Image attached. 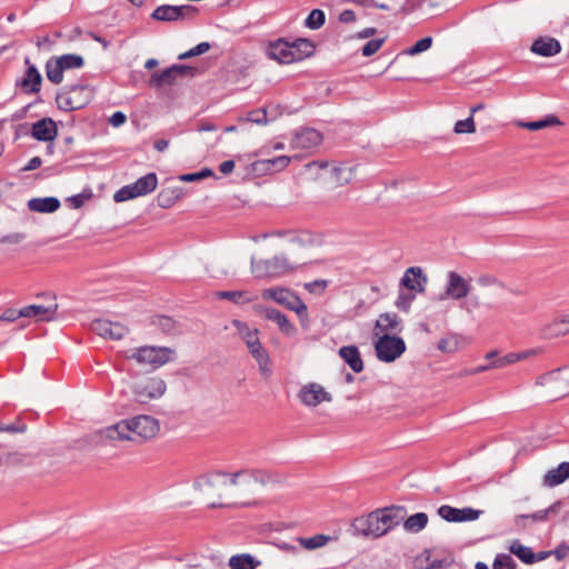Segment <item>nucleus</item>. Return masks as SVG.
I'll list each match as a JSON object with an SVG mask.
<instances>
[{
    "mask_svg": "<svg viewBox=\"0 0 569 569\" xmlns=\"http://www.w3.org/2000/svg\"><path fill=\"white\" fill-rule=\"evenodd\" d=\"M262 472L257 470L214 472L197 478L193 488L209 507H230L238 499L256 493L262 486Z\"/></svg>",
    "mask_w": 569,
    "mask_h": 569,
    "instance_id": "f257e3e1",
    "label": "nucleus"
},
{
    "mask_svg": "<svg viewBox=\"0 0 569 569\" xmlns=\"http://www.w3.org/2000/svg\"><path fill=\"white\" fill-rule=\"evenodd\" d=\"M406 517L407 511L403 507L380 508L356 518L352 529L358 536L377 539L396 528Z\"/></svg>",
    "mask_w": 569,
    "mask_h": 569,
    "instance_id": "f03ea898",
    "label": "nucleus"
},
{
    "mask_svg": "<svg viewBox=\"0 0 569 569\" xmlns=\"http://www.w3.org/2000/svg\"><path fill=\"white\" fill-rule=\"evenodd\" d=\"M306 171L322 182L326 188H337L352 181L355 170L346 164L312 161L306 164Z\"/></svg>",
    "mask_w": 569,
    "mask_h": 569,
    "instance_id": "7ed1b4c3",
    "label": "nucleus"
},
{
    "mask_svg": "<svg viewBox=\"0 0 569 569\" xmlns=\"http://www.w3.org/2000/svg\"><path fill=\"white\" fill-rule=\"evenodd\" d=\"M261 298L266 301H273L293 311L299 317L301 323L308 322L309 320L307 305L289 288L282 286L266 288L261 291Z\"/></svg>",
    "mask_w": 569,
    "mask_h": 569,
    "instance_id": "20e7f679",
    "label": "nucleus"
},
{
    "mask_svg": "<svg viewBox=\"0 0 569 569\" xmlns=\"http://www.w3.org/2000/svg\"><path fill=\"white\" fill-rule=\"evenodd\" d=\"M174 350L168 347L143 346L124 352L128 360H133L143 367H161L173 360Z\"/></svg>",
    "mask_w": 569,
    "mask_h": 569,
    "instance_id": "39448f33",
    "label": "nucleus"
},
{
    "mask_svg": "<svg viewBox=\"0 0 569 569\" xmlns=\"http://www.w3.org/2000/svg\"><path fill=\"white\" fill-rule=\"evenodd\" d=\"M130 390L136 402L146 405L160 399L167 391V383L159 376H143L131 383Z\"/></svg>",
    "mask_w": 569,
    "mask_h": 569,
    "instance_id": "423d86ee",
    "label": "nucleus"
},
{
    "mask_svg": "<svg viewBox=\"0 0 569 569\" xmlns=\"http://www.w3.org/2000/svg\"><path fill=\"white\" fill-rule=\"evenodd\" d=\"M297 264L290 262L283 256H274L271 259H251V273L258 279H271L292 272Z\"/></svg>",
    "mask_w": 569,
    "mask_h": 569,
    "instance_id": "0eeeda50",
    "label": "nucleus"
},
{
    "mask_svg": "<svg viewBox=\"0 0 569 569\" xmlns=\"http://www.w3.org/2000/svg\"><path fill=\"white\" fill-rule=\"evenodd\" d=\"M131 442L146 443L153 440L160 432V421L150 415H137L128 418Z\"/></svg>",
    "mask_w": 569,
    "mask_h": 569,
    "instance_id": "6e6552de",
    "label": "nucleus"
},
{
    "mask_svg": "<svg viewBox=\"0 0 569 569\" xmlns=\"http://www.w3.org/2000/svg\"><path fill=\"white\" fill-rule=\"evenodd\" d=\"M196 68L184 64H173L161 72H154L149 78V86L154 89H167L171 86L179 84L188 78H192Z\"/></svg>",
    "mask_w": 569,
    "mask_h": 569,
    "instance_id": "1a4fd4ad",
    "label": "nucleus"
},
{
    "mask_svg": "<svg viewBox=\"0 0 569 569\" xmlns=\"http://www.w3.org/2000/svg\"><path fill=\"white\" fill-rule=\"evenodd\" d=\"M84 66L82 56L68 53L51 57L46 63V76L49 81L59 84L63 81V72L72 69H81Z\"/></svg>",
    "mask_w": 569,
    "mask_h": 569,
    "instance_id": "9d476101",
    "label": "nucleus"
},
{
    "mask_svg": "<svg viewBox=\"0 0 569 569\" xmlns=\"http://www.w3.org/2000/svg\"><path fill=\"white\" fill-rule=\"evenodd\" d=\"M90 441L99 446L124 441L131 442L128 418L96 430L90 435Z\"/></svg>",
    "mask_w": 569,
    "mask_h": 569,
    "instance_id": "9b49d317",
    "label": "nucleus"
},
{
    "mask_svg": "<svg viewBox=\"0 0 569 569\" xmlns=\"http://www.w3.org/2000/svg\"><path fill=\"white\" fill-rule=\"evenodd\" d=\"M158 186L157 174L153 172L147 173L146 176L139 178L136 182L123 186L119 190H117L113 194V200L116 202H123L128 200L136 199L138 197H143L156 190Z\"/></svg>",
    "mask_w": 569,
    "mask_h": 569,
    "instance_id": "f8f14e48",
    "label": "nucleus"
},
{
    "mask_svg": "<svg viewBox=\"0 0 569 569\" xmlns=\"http://www.w3.org/2000/svg\"><path fill=\"white\" fill-rule=\"evenodd\" d=\"M39 298H42L44 302L32 303L21 308L20 315H23V318L33 319L36 322L56 320L59 308L57 297L52 293H44Z\"/></svg>",
    "mask_w": 569,
    "mask_h": 569,
    "instance_id": "ddd939ff",
    "label": "nucleus"
},
{
    "mask_svg": "<svg viewBox=\"0 0 569 569\" xmlns=\"http://www.w3.org/2000/svg\"><path fill=\"white\" fill-rule=\"evenodd\" d=\"M94 90L89 86H69L57 93L58 107H87L93 99Z\"/></svg>",
    "mask_w": 569,
    "mask_h": 569,
    "instance_id": "4468645a",
    "label": "nucleus"
},
{
    "mask_svg": "<svg viewBox=\"0 0 569 569\" xmlns=\"http://www.w3.org/2000/svg\"><path fill=\"white\" fill-rule=\"evenodd\" d=\"M375 350L380 361L392 362L403 355L406 343L402 338L396 335H383L382 337H377Z\"/></svg>",
    "mask_w": 569,
    "mask_h": 569,
    "instance_id": "2eb2a0df",
    "label": "nucleus"
},
{
    "mask_svg": "<svg viewBox=\"0 0 569 569\" xmlns=\"http://www.w3.org/2000/svg\"><path fill=\"white\" fill-rule=\"evenodd\" d=\"M322 133L313 128H300L296 130L290 139L291 150H298L306 154L312 153L322 143Z\"/></svg>",
    "mask_w": 569,
    "mask_h": 569,
    "instance_id": "dca6fc26",
    "label": "nucleus"
},
{
    "mask_svg": "<svg viewBox=\"0 0 569 569\" xmlns=\"http://www.w3.org/2000/svg\"><path fill=\"white\" fill-rule=\"evenodd\" d=\"M471 288L468 279L456 271H449L446 276L445 290L436 299L438 301L446 299L461 300L470 293Z\"/></svg>",
    "mask_w": 569,
    "mask_h": 569,
    "instance_id": "f3484780",
    "label": "nucleus"
},
{
    "mask_svg": "<svg viewBox=\"0 0 569 569\" xmlns=\"http://www.w3.org/2000/svg\"><path fill=\"white\" fill-rule=\"evenodd\" d=\"M298 398L307 407H317L322 402L332 401V396L321 385L309 382L301 387Z\"/></svg>",
    "mask_w": 569,
    "mask_h": 569,
    "instance_id": "a211bd4d",
    "label": "nucleus"
},
{
    "mask_svg": "<svg viewBox=\"0 0 569 569\" xmlns=\"http://www.w3.org/2000/svg\"><path fill=\"white\" fill-rule=\"evenodd\" d=\"M197 13L192 6H159L151 17L158 21L172 22L184 18H191Z\"/></svg>",
    "mask_w": 569,
    "mask_h": 569,
    "instance_id": "6ab92c4d",
    "label": "nucleus"
},
{
    "mask_svg": "<svg viewBox=\"0 0 569 569\" xmlns=\"http://www.w3.org/2000/svg\"><path fill=\"white\" fill-rule=\"evenodd\" d=\"M91 330L103 339L120 340L128 332V328L120 322H112L106 319L92 321Z\"/></svg>",
    "mask_w": 569,
    "mask_h": 569,
    "instance_id": "aec40b11",
    "label": "nucleus"
},
{
    "mask_svg": "<svg viewBox=\"0 0 569 569\" xmlns=\"http://www.w3.org/2000/svg\"><path fill=\"white\" fill-rule=\"evenodd\" d=\"M256 311L266 319L273 321L283 335L293 337L297 333V328L293 323H291L289 318L278 309L266 306H256Z\"/></svg>",
    "mask_w": 569,
    "mask_h": 569,
    "instance_id": "412c9836",
    "label": "nucleus"
},
{
    "mask_svg": "<svg viewBox=\"0 0 569 569\" xmlns=\"http://www.w3.org/2000/svg\"><path fill=\"white\" fill-rule=\"evenodd\" d=\"M427 283L428 277L423 273V270L420 267L408 268L400 280L401 286L416 293H423L426 291Z\"/></svg>",
    "mask_w": 569,
    "mask_h": 569,
    "instance_id": "4be33fe9",
    "label": "nucleus"
},
{
    "mask_svg": "<svg viewBox=\"0 0 569 569\" xmlns=\"http://www.w3.org/2000/svg\"><path fill=\"white\" fill-rule=\"evenodd\" d=\"M398 315L391 312L381 313L375 323L373 336L382 337L383 335H395L401 332L402 325Z\"/></svg>",
    "mask_w": 569,
    "mask_h": 569,
    "instance_id": "5701e85b",
    "label": "nucleus"
},
{
    "mask_svg": "<svg viewBox=\"0 0 569 569\" xmlns=\"http://www.w3.org/2000/svg\"><path fill=\"white\" fill-rule=\"evenodd\" d=\"M293 51L295 48L290 43L280 39L269 44L267 54L280 63H291L299 61V56H295Z\"/></svg>",
    "mask_w": 569,
    "mask_h": 569,
    "instance_id": "b1692460",
    "label": "nucleus"
},
{
    "mask_svg": "<svg viewBox=\"0 0 569 569\" xmlns=\"http://www.w3.org/2000/svg\"><path fill=\"white\" fill-rule=\"evenodd\" d=\"M537 385L555 387L552 390L553 395L569 393V378L562 377L560 373V369L552 370L540 376L537 379Z\"/></svg>",
    "mask_w": 569,
    "mask_h": 569,
    "instance_id": "393cba45",
    "label": "nucleus"
},
{
    "mask_svg": "<svg viewBox=\"0 0 569 569\" xmlns=\"http://www.w3.org/2000/svg\"><path fill=\"white\" fill-rule=\"evenodd\" d=\"M530 51L545 58L555 57L561 51V44L556 38L543 36L533 40Z\"/></svg>",
    "mask_w": 569,
    "mask_h": 569,
    "instance_id": "a878e982",
    "label": "nucleus"
},
{
    "mask_svg": "<svg viewBox=\"0 0 569 569\" xmlns=\"http://www.w3.org/2000/svg\"><path fill=\"white\" fill-rule=\"evenodd\" d=\"M559 502L551 505L549 508L536 511L530 515H517L513 519L516 527L525 529L536 522H546L551 513H557Z\"/></svg>",
    "mask_w": 569,
    "mask_h": 569,
    "instance_id": "bb28decb",
    "label": "nucleus"
},
{
    "mask_svg": "<svg viewBox=\"0 0 569 569\" xmlns=\"http://www.w3.org/2000/svg\"><path fill=\"white\" fill-rule=\"evenodd\" d=\"M232 326L236 328L238 337L244 342L248 351L261 343L257 328H251L248 323L238 319L232 320Z\"/></svg>",
    "mask_w": 569,
    "mask_h": 569,
    "instance_id": "cd10ccee",
    "label": "nucleus"
},
{
    "mask_svg": "<svg viewBox=\"0 0 569 569\" xmlns=\"http://www.w3.org/2000/svg\"><path fill=\"white\" fill-rule=\"evenodd\" d=\"M57 134V124L49 118L41 119L32 126V137L39 141H53Z\"/></svg>",
    "mask_w": 569,
    "mask_h": 569,
    "instance_id": "c85d7f7f",
    "label": "nucleus"
},
{
    "mask_svg": "<svg viewBox=\"0 0 569 569\" xmlns=\"http://www.w3.org/2000/svg\"><path fill=\"white\" fill-rule=\"evenodd\" d=\"M27 206L32 212L52 213L60 208V201L56 197L32 198Z\"/></svg>",
    "mask_w": 569,
    "mask_h": 569,
    "instance_id": "c756f323",
    "label": "nucleus"
},
{
    "mask_svg": "<svg viewBox=\"0 0 569 569\" xmlns=\"http://www.w3.org/2000/svg\"><path fill=\"white\" fill-rule=\"evenodd\" d=\"M341 359L355 371L359 373L363 370V361L360 351L356 346H345L339 349Z\"/></svg>",
    "mask_w": 569,
    "mask_h": 569,
    "instance_id": "7c9ffc66",
    "label": "nucleus"
},
{
    "mask_svg": "<svg viewBox=\"0 0 569 569\" xmlns=\"http://www.w3.org/2000/svg\"><path fill=\"white\" fill-rule=\"evenodd\" d=\"M467 339L458 333H451L438 341L437 348L443 353H455L467 346Z\"/></svg>",
    "mask_w": 569,
    "mask_h": 569,
    "instance_id": "2f4dec72",
    "label": "nucleus"
},
{
    "mask_svg": "<svg viewBox=\"0 0 569 569\" xmlns=\"http://www.w3.org/2000/svg\"><path fill=\"white\" fill-rule=\"evenodd\" d=\"M249 353L257 361L259 371L263 378H269L272 373L270 356L268 350L260 343L259 346L249 350Z\"/></svg>",
    "mask_w": 569,
    "mask_h": 569,
    "instance_id": "473e14b6",
    "label": "nucleus"
},
{
    "mask_svg": "<svg viewBox=\"0 0 569 569\" xmlns=\"http://www.w3.org/2000/svg\"><path fill=\"white\" fill-rule=\"evenodd\" d=\"M26 63L28 64V69L24 73V77L20 81V86L26 91L38 92L40 89L42 77L38 69L33 64H30L29 59H26Z\"/></svg>",
    "mask_w": 569,
    "mask_h": 569,
    "instance_id": "72a5a7b5",
    "label": "nucleus"
},
{
    "mask_svg": "<svg viewBox=\"0 0 569 569\" xmlns=\"http://www.w3.org/2000/svg\"><path fill=\"white\" fill-rule=\"evenodd\" d=\"M569 478V462H562L557 468L549 470L543 477V485L555 487Z\"/></svg>",
    "mask_w": 569,
    "mask_h": 569,
    "instance_id": "f704fd0d",
    "label": "nucleus"
},
{
    "mask_svg": "<svg viewBox=\"0 0 569 569\" xmlns=\"http://www.w3.org/2000/svg\"><path fill=\"white\" fill-rule=\"evenodd\" d=\"M429 518L425 512H417L408 518H405L403 530L410 533H418L423 530L428 525Z\"/></svg>",
    "mask_w": 569,
    "mask_h": 569,
    "instance_id": "c9c22d12",
    "label": "nucleus"
},
{
    "mask_svg": "<svg viewBox=\"0 0 569 569\" xmlns=\"http://www.w3.org/2000/svg\"><path fill=\"white\" fill-rule=\"evenodd\" d=\"M217 296L221 299L230 300L236 305H246L257 299L254 293L247 290L220 291Z\"/></svg>",
    "mask_w": 569,
    "mask_h": 569,
    "instance_id": "e433bc0d",
    "label": "nucleus"
},
{
    "mask_svg": "<svg viewBox=\"0 0 569 569\" xmlns=\"http://www.w3.org/2000/svg\"><path fill=\"white\" fill-rule=\"evenodd\" d=\"M508 549L525 563H533L536 561V555L531 548L522 545L519 540L511 541Z\"/></svg>",
    "mask_w": 569,
    "mask_h": 569,
    "instance_id": "4c0bfd02",
    "label": "nucleus"
},
{
    "mask_svg": "<svg viewBox=\"0 0 569 569\" xmlns=\"http://www.w3.org/2000/svg\"><path fill=\"white\" fill-rule=\"evenodd\" d=\"M182 191L179 187L166 188L158 194V204L161 208L172 207L181 197Z\"/></svg>",
    "mask_w": 569,
    "mask_h": 569,
    "instance_id": "58836bf2",
    "label": "nucleus"
},
{
    "mask_svg": "<svg viewBox=\"0 0 569 569\" xmlns=\"http://www.w3.org/2000/svg\"><path fill=\"white\" fill-rule=\"evenodd\" d=\"M569 332V315H563L553 319L546 327V335L562 336Z\"/></svg>",
    "mask_w": 569,
    "mask_h": 569,
    "instance_id": "ea45409f",
    "label": "nucleus"
},
{
    "mask_svg": "<svg viewBox=\"0 0 569 569\" xmlns=\"http://www.w3.org/2000/svg\"><path fill=\"white\" fill-rule=\"evenodd\" d=\"M559 124H561L560 120L553 114H548L543 119L537 120V121L518 122L519 127L531 130V131H537V130H541V129H545L548 127H555V126H559Z\"/></svg>",
    "mask_w": 569,
    "mask_h": 569,
    "instance_id": "a19ab883",
    "label": "nucleus"
},
{
    "mask_svg": "<svg viewBox=\"0 0 569 569\" xmlns=\"http://www.w3.org/2000/svg\"><path fill=\"white\" fill-rule=\"evenodd\" d=\"M260 561H256L253 557L248 553L236 555L229 559L231 569H256Z\"/></svg>",
    "mask_w": 569,
    "mask_h": 569,
    "instance_id": "79ce46f5",
    "label": "nucleus"
},
{
    "mask_svg": "<svg viewBox=\"0 0 569 569\" xmlns=\"http://www.w3.org/2000/svg\"><path fill=\"white\" fill-rule=\"evenodd\" d=\"M477 109H472L466 118L459 119L453 124V132L456 134H470L476 132V123L473 119V112Z\"/></svg>",
    "mask_w": 569,
    "mask_h": 569,
    "instance_id": "37998d69",
    "label": "nucleus"
},
{
    "mask_svg": "<svg viewBox=\"0 0 569 569\" xmlns=\"http://www.w3.org/2000/svg\"><path fill=\"white\" fill-rule=\"evenodd\" d=\"M415 567L418 569H436L442 567V561L432 559V552L425 550L415 558Z\"/></svg>",
    "mask_w": 569,
    "mask_h": 569,
    "instance_id": "c03bdc74",
    "label": "nucleus"
},
{
    "mask_svg": "<svg viewBox=\"0 0 569 569\" xmlns=\"http://www.w3.org/2000/svg\"><path fill=\"white\" fill-rule=\"evenodd\" d=\"M277 113L269 114L268 109H251L248 112L247 120L258 126H263L277 118Z\"/></svg>",
    "mask_w": 569,
    "mask_h": 569,
    "instance_id": "a18cd8bd",
    "label": "nucleus"
},
{
    "mask_svg": "<svg viewBox=\"0 0 569 569\" xmlns=\"http://www.w3.org/2000/svg\"><path fill=\"white\" fill-rule=\"evenodd\" d=\"M295 56H299V61L310 57L315 51V44L308 39H298L292 44Z\"/></svg>",
    "mask_w": 569,
    "mask_h": 569,
    "instance_id": "49530a36",
    "label": "nucleus"
},
{
    "mask_svg": "<svg viewBox=\"0 0 569 569\" xmlns=\"http://www.w3.org/2000/svg\"><path fill=\"white\" fill-rule=\"evenodd\" d=\"M415 299H416V295L412 291L399 292V295L395 301V306L399 311L408 313L411 309V305L415 301Z\"/></svg>",
    "mask_w": 569,
    "mask_h": 569,
    "instance_id": "de8ad7c7",
    "label": "nucleus"
},
{
    "mask_svg": "<svg viewBox=\"0 0 569 569\" xmlns=\"http://www.w3.org/2000/svg\"><path fill=\"white\" fill-rule=\"evenodd\" d=\"M480 288L505 289V283L493 274L483 273L477 278Z\"/></svg>",
    "mask_w": 569,
    "mask_h": 569,
    "instance_id": "09e8293b",
    "label": "nucleus"
},
{
    "mask_svg": "<svg viewBox=\"0 0 569 569\" xmlns=\"http://www.w3.org/2000/svg\"><path fill=\"white\" fill-rule=\"evenodd\" d=\"M325 20V12L320 9H313L306 19V26L309 29L317 30L323 26Z\"/></svg>",
    "mask_w": 569,
    "mask_h": 569,
    "instance_id": "8fccbe9b",
    "label": "nucleus"
},
{
    "mask_svg": "<svg viewBox=\"0 0 569 569\" xmlns=\"http://www.w3.org/2000/svg\"><path fill=\"white\" fill-rule=\"evenodd\" d=\"M329 537L325 535H317L310 538L300 539V543L303 548L308 550H313L320 547H323L328 541Z\"/></svg>",
    "mask_w": 569,
    "mask_h": 569,
    "instance_id": "3c124183",
    "label": "nucleus"
},
{
    "mask_svg": "<svg viewBox=\"0 0 569 569\" xmlns=\"http://www.w3.org/2000/svg\"><path fill=\"white\" fill-rule=\"evenodd\" d=\"M482 515V510L473 509L471 507L457 508L456 522L475 521Z\"/></svg>",
    "mask_w": 569,
    "mask_h": 569,
    "instance_id": "603ef678",
    "label": "nucleus"
},
{
    "mask_svg": "<svg viewBox=\"0 0 569 569\" xmlns=\"http://www.w3.org/2000/svg\"><path fill=\"white\" fill-rule=\"evenodd\" d=\"M432 44V38L426 37L417 41L412 47L406 49L402 53L407 56H416L430 49Z\"/></svg>",
    "mask_w": 569,
    "mask_h": 569,
    "instance_id": "864d4df0",
    "label": "nucleus"
},
{
    "mask_svg": "<svg viewBox=\"0 0 569 569\" xmlns=\"http://www.w3.org/2000/svg\"><path fill=\"white\" fill-rule=\"evenodd\" d=\"M516 561L510 555L499 553L496 556L492 569H516Z\"/></svg>",
    "mask_w": 569,
    "mask_h": 569,
    "instance_id": "5fc2aeb1",
    "label": "nucleus"
},
{
    "mask_svg": "<svg viewBox=\"0 0 569 569\" xmlns=\"http://www.w3.org/2000/svg\"><path fill=\"white\" fill-rule=\"evenodd\" d=\"M271 171L269 159L254 161L248 167V172L257 176L269 173Z\"/></svg>",
    "mask_w": 569,
    "mask_h": 569,
    "instance_id": "6e6d98bb",
    "label": "nucleus"
},
{
    "mask_svg": "<svg viewBox=\"0 0 569 569\" xmlns=\"http://www.w3.org/2000/svg\"><path fill=\"white\" fill-rule=\"evenodd\" d=\"M209 49H210V44L208 42H200L192 49L179 54L178 59L184 60V59H189V58H192L196 56H200V54L206 53Z\"/></svg>",
    "mask_w": 569,
    "mask_h": 569,
    "instance_id": "4d7b16f0",
    "label": "nucleus"
},
{
    "mask_svg": "<svg viewBox=\"0 0 569 569\" xmlns=\"http://www.w3.org/2000/svg\"><path fill=\"white\" fill-rule=\"evenodd\" d=\"M385 38H379V39H372L370 41H368L363 47H362V54L365 57H370L372 54H375L380 48L381 46L385 43Z\"/></svg>",
    "mask_w": 569,
    "mask_h": 569,
    "instance_id": "13d9d810",
    "label": "nucleus"
},
{
    "mask_svg": "<svg viewBox=\"0 0 569 569\" xmlns=\"http://www.w3.org/2000/svg\"><path fill=\"white\" fill-rule=\"evenodd\" d=\"M516 362H518L516 352H509L502 357H498L497 359L492 360V366L495 367V369H500Z\"/></svg>",
    "mask_w": 569,
    "mask_h": 569,
    "instance_id": "bf43d9fd",
    "label": "nucleus"
},
{
    "mask_svg": "<svg viewBox=\"0 0 569 569\" xmlns=\"http://www.w3.org/2000/svg\"><path fill=\"white\" fill-rule=\"evenodd\" d=\"M328 287V281L323 279L313 280L305 283V289L310 293H322Z\"/></svg>",
    "mask_w": 569,
    "mask_h": 569,
    "instance_id": "052dcab7",
    "label": "nucleus"
},
{
    "mask_svg": "<svg viewBox=\"0 0 569 569\" xmlns=\"http://www.w3.org/2000/svg\"><path fill=\"white\" fill-rule=\"evenodd\" d=\"M438 515L445 519L446 521H449V522H456V519L457 518V508H453L451 506H441L439 509H438Z\"/></svg>",
    "mask_w": 569,
    "mask_h": 569,
    "instance_id": "680f3d73",
    "label": "nucleus"
},
{
    "mask_svg": "<svg viewBox=\"0 0 569 569\" xmlns=\"http://www.w3.org/2000/svg\"><path fill=\"white\" fill-rule=\"evenodd\" d=\"M291 159L292 158L289 156H279L273 159H269L270 164H271V170H273V168H276V171L283 170L284 168H287L289 166Z\"/></svg>",
    "mask_w": 569,
    "mask_h": 569,
    "instance_id": "e2e57ef3",
    "label": "nucleus"
},
{
    "mask_svg": "<svg viewBox=\"0 0 569 569\" xmlns=\"http://www.w3.org/2000/svg\"><path fill=\"white\" fill-rule=\"evenodd\" d=\"M541 353H542V348H532V349H527V350H523L520 352H516L518 361L528 360L530 358L538 357Z\"/></svg>",
    "mask_w": 569,
    "mask_h": 569,
    "instance_id": "0e129e2a",
    "label": "nucleus"
},
{
    "mask_svg": "<svg viewBox=\"0 0 569 569\" xmlns=\"http://www.w3.org/2000/svg\"><path fill=\"white\" fill-rule=\"evenodd\" d=\"M23 239H24L23 233L13 232V233L6 234V236L1 237L0 242L3 244H6V243L18 244V243L22 242Z\"/></svg>",
    "mask_w": 569,
    "mask_h": 569,
    "instance_id": "69168bd1",
    "label": "nucleus"
},
{
    "mask_svg": "<svg viewBox=\"0 0 569 569\" xmlns=\"http://www.w3.org/2000/svg\"><path fill=\"white\" fill-rule=\"evenodd\" d=\"M157 323L166 332H172L176 328L174 321L169 317H159Z\"/></svg>",
    "mask_w": 569,
    "mask_h": 569,
    "instance_id": "338daca9",
    "label": "nucleus"
},
{
    "mask_svg": "<svg viewBox=\"0 0 569 569\" xmlns=\"http://www.w3.org/2000/svg\"><path fill=\"white\" fill-rule=\"evenodd\" d=\"M126 114L121 111H117L114 112L111 118L109 119V122L113 126V127H120L122 126L124 122H126Z\"/></svg>",
    "mask_w": 569,
    "mask_h": 569,
    "instance_id": "774afa93",
    "label": "nucleus"
}]
</instances>
